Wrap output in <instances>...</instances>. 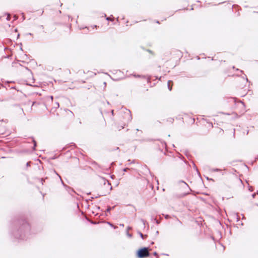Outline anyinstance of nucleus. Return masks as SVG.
Wrapping results in <instances>:
<instances>
[{
	"label": "nucleus",
	"mask_w": 258,
	"mask_h": 258,
	"mask_svg": "<svg viewBox=\"0 0 258 258\" xmlns=\"http://www.w3.org/2000/svg\"><path fill=\"white\" fill-rule=\"evenodd\" d=\"M154 255H156L157 253H156V252H154Z\"/></svg>",
	"instance_id": "nucleus-8"
},
{
	"label": "nucleus",
	"mask_w": 258,
	"mask_h": 258,
	"mask_svg": "<svg viewBox=\"0 0 258 258\" xmlns=\"http://www.w3.org/2000/svg\"><path fill=\"white\" fill-rule=\"evenodd\" d=\"M126 115L128 116V120H130L131 119V115L130 113H127Z\"/></svg>",
	"instance_id": "nucleus-4"
},
{
	"label": "nucleus",
	"mask_w": 258,
	"mask_h": 258,
	"mask_svg": "<svg viewBox=\"0 0 258 258\" xmlns=\"http://www.w3.org/2000/svg\"><path fill=\"white\" fill-rule=\"evenodd\" d=\"M177 52L178 53V56L179 57H181L182 56V53L180 51H177Z\"/></svg>",
	"instance_id": "nucleus-5"
},
{
	"label": "nucleus",
	"mask_w": 258,
	"mask_h": 258,
	"mask_svg": "<svg viewBox=\"0 0 258 258\" xmlns=\"http://www.w3.org/2000/svg\"><path fill=\"white\" fill-rule=\"evenodd\" d=\"M166 18H163V19H162V21H166Z\"/></svg>",
	"instance_id": "nucleus-7"
},
{
	"label": "nucleus",
	"mask_w": 258,
	"mask_h": 258,
	"mask_svg": "<svg viewBox=\"0 0 258 258\" xmlns=\"http://www.w3.org/2000/svg\"><path fill=\"white\" fill-rule=\"evenodd\" d=\"M173 85V82L172 81H168V87L170 91L172 90V86Z\"/></svg>",
	"instance_id": "nucleus-2"
},
{
	"label": "nucleus",
	"mask_w": 258,
	"mask_h": 258,
	"mask_svg": "<svg viewBox=\"0 0 258 258\" xmlns=\"http://www.w3.org/2000/svg\"><path fill=\"white\" fill-rule=\"evenodd\" d=\"M155 22L158 24H160V23L159 21H156Z\"/></svg>",
	"instance_id": "nucleus-6"
},
{
	"label": "nucleus",
	"mask_w": 258,
	"mask_h": 258,
	"mask_svg": "<svg viewBox=\"0 0 258 258\" xmlns=\"http://www.w3.org/2000/svg\"><path fill=\"white\" fill-rule=\"evenodd\" d=\"M160 144H161V147H162V148H165V147H166V143L165 142H161Z\"/></svg>",
	"instance_id": "nucleus-3"
},
{
	"label": "nucleus",
	"mask_w": 258,
	"mask_h": 258,
	"mask_svg": "<svg viewBox=\"0 0 258 258\" xmlns=\"http://www.w3.org/2000/svg\"><path fill=\"white\" fill-rule=\"evenodd\" d=\"M137 256L139 258H146L150 256L149 249L147 247L139 249L137 252Z\"/></svg>",
	"instance_id": "nucleus-1"
}]
</instances>
